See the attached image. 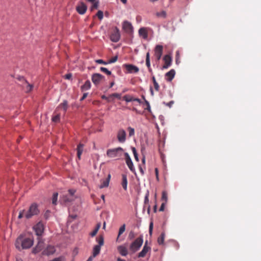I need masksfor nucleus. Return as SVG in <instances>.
Masks as SVG:
<instances>
[{
    "label": "nucleus",
    "instance_id": "obj_17",
    "mask_svg": "<svg viewBox=\"0 0 261 261\" xmlns=\"http://www.w3.org/2000/svg\"><path fill=\"white\" fill-rule=\"evenodd\" d=\"M122 98L126 102L137 101L139 103H141V99L138 98H135L130 95H125Z\"/></svg>",
    "mask_w": 261,
    "mask_h": 261
},
{
    "label": "nucleus",
    "instance_id": "obj_30",
    "mask_svg": "<svg viewBox=\"0 0 261 261\" xmlns=\"http://www.w3.org/2000/svg\"><path fill=\"white\" fill-rule=\"evenodd\" d=\"M100 248L101 247L100 246L95 245L94 247L93 250V257H95L96 255H97L100 251Z\"/></svg>",
    "mask_w": 261,
    "mask_h": 261
},
{
    "label": "nucleus",
    "instance_id": "obj_20",
    "mask_svg": "<svg viewBox=\"0 0 261 261\" xmlns=\"http://www.w3.org/2000/svg\"><path fill=\"white\" fill-rule=\"evenodd\" d=\"M56 250L55 247L51 245H48L46 248L43 250L42 254L43 255H49L55 253Z\"/></svg>",
    "mask_w": 261,
    "mask_h": 261
},
{
    "label": "nucleus",
    "instance_id": "obj_54",
    "mask_svg": "<svg viewBox=\"0 0 261 261\" xmlns=\"http://www.w3.org/2000/svg\"><path fill=\"white\" fill-rule=\"evenodd\" d=\"M72 77V74L71 73H68L65 75V78L67 80H70Z\"/></svg>",
    "mask_w": 261,
    "mask_h": 261
},
{
    "label": "nucleus",
    "instance_id": "obj_27",
    "mask_svg": "<svg viewBox=\"0 0 261 261\" xmlns=\"http://www.w3.org/2000/svg\"><path fill=\"white\" fill-rule=\"evenodd\" d=\"M91 88V83L90 81L87 80L85 82L84 85L81 87L82 91H86L90 89Z\"/></svg>",
    "mask_w": 261,
    "mask_h": 261
},
{
    "label": "nucleus",
    "instance_id": "obj_53",
    "mask_svg": "<svg viewBox=\"0 0 261 261\" xmlns=\"http://www.w3.org/2000/svg\"><path fill=\"white\" fill-rule=\"evenodd\" d=\"M152 228H153V223H152V222H151L149 225V231L150 234H151V233H152Z\"/></svg>",
    "mask_w": 261,
    "mask_h": 261
},
{
    "label": "nucleus",
    "instance_id": "obj_6",
    "mask_svg": "<svg viewBox=\"0 0 261 261\" xmlns=\"http://www.w3.org/2000/svg\"><path fill=\"white\" fill-rule=\"evenodd\" d=\"M120 38V34L119 29L115 27L111 34L110 39L113 42H117Z\"/></svg>",
    "mask_w": 261,
    "mask_h": 261
},
{
    "label": "nucleus",
    "instance_id": "obj_63",
    "mask_svg": "<svg viewBox=\"0 0 261 261\" xmlns=\"http://www.w3.org/2000/svg\"><path fill=\"white\" fill-rule=\"evenodd\" d=\"M120 1L124 4H126L127 0H120Z\"/></svg>",
    "mask_w": 261,
    "mask_h": 261
},
{
    "label": "nucleus",
    "instance_id": "obj_13",
    "mask_svg": "<svg viewBox=\"0 0 261 261\" xmlns=\"http://www.w3.org/2000/svg\"><path fill=\"white\" fill-rule=\"evenodd\" d=\"M126 132L123 129H120L117 133V139L120 143H124L126 140Z\"/></svg>",
    "mask_w": 261,
    "mask_h": 261
},
{
    "label": "nucleus",
    "instance_id": "obj_28",
    "mask_svg": "<svg viewBox=\"0 0 261 261\" xmlns=\"http://www.w3.org/2000/svg\"><path fill=\"white\" fill-rule=\"evenodd\" d=\"M58 108L62 109L65 112L68 108V102L67 100H65L63 102L59 105L58 107Z\"/></svg>",
    "mask_w": 261,
    "mask_h": 261
},
{
    "label": "nucleus",
    "instance_id": "obj_64",
    "mask_svg": "<svg viewBox=\"0 0 261 261\" xmlns=\"http://www.w3.org/2000/svg\"><path fill=\"white\" fill-rule=\"evenodd\" d=\"M117 261H125V260L124 259H121L120 258H118Z\"/></svg>",
    "mask_w": 261,
    "mask_h": 261
},
{
    "label": "nucleus",
    "instance_id": "obj_10",
    "mask_svg": "<svg viewBox=\"0 0 261 261\" xmlns=\"http://www.w3.org/2000/svg\"><path fill=\"white\" fill-rule=\"evenodd\" d=\"M163 51V47L162 45H157L154 48V56L157 61L161 59Z\"/></svg>",
    "mask_w": 261,
    "mask_h": 261
},
{
    "label": "nucleus",
    "instance_id": "obj_23",
    "mask_svg": "<svg viewBox=\"0 0 261 261\" xmlns=\"http://www.w3.org/2000/svg\"><path fill=\"white\" fill-rule=\"evenodd\" d=\"M111 175L109 174L108 177L106 179L101 180V184L99 186V188L102 189L105 187H107L109 186Z\"/></svg>",
    "mask_w": 261,
    "mask_h": 261
},
{
    "label": "nucleus",
    "instance_id": "obj_8",
    "mask_svg": "<svg viewBox=\"0 0 261 261\" xmlns=\"http://www.w3.org/2000/svg\"><path fill=\"white\" fill-rule=\"evenodd\" d=\"M124 155L125 157L126 164L127 165L128 168L133 173L136 174V170H135V167L134 166L133 163L129 154L126 152L124 153Z\"/></svg>",
    "mask_w": 261,
    "mask_h": 261
},
{
    "label": "nucleus",
    "instance_id": "obj_29",
    "mask_svg": "<svg viewBox=\"0 0 261 261\" xmlns=\"http://www.w3.org/2000/svg\"><path fill=\"white\" fill-rule=\"evenodd\" d=\"M100 226H101V223L100 222L98 223L97 224L95 229L90 233V235L92 237L95 236L96 234H97L98 230L99 229Z\"/></svg>",
    "mask_w": 261,
    "mask_h": 261
},
{
    "label": "nucleus",
    "instance_id": "obj_42",
    "mask_svg": "<svg viewBox=\"0 0 261 261\" xmlns=\"http://www.w3.org/2000/svg\"><path fill=\"white\" fill-rule=\"evenodd\" d=\"M121 94H119V93H113V94L110 95V97H111V98L115 97L119 99H120L121 98Z\"/></svg>",
    "mask_w": 261,
    "mask_h": 261
},
{
    "label": "nucleus",
    "instance_id": "obj_49",
    "mask_svg": "<svg viewBox=\"0 0 261 261\" xmlns=\"http://www.w3.org/2000/svg\"><path fill=\"white\" fill-rule=\"evenodd\" d=\"M148 197H149V191H147L146 194V195L145 197V200H144V202L145 204L148 203V202H149Z\"/></svg>",
    "mask_w": 261,
    "mask_h": 261
},
{
    "label": "nucleus",
    "instance_id": "obj_43",
    "mask_svg": "<svg viewBox=\"0 0 261 261\" xmlns=\"http://www.w3.org/2000/svg\"><path fill=\"white\" fill-rule=\"evenodd\" d=\"M96 16L100 20H101L103 17L102 11L99 10L96 14Z\"/></svg>",
    "mask_w": 261,
    "mask_h": 261
},
{
    "label": "nucleus",
    "instance_id": "obj_26",
    "mask_svg": "<svg viewBox=\"0 0 261 261\" xmlns=\"http://www.w3.org/2000/svg\"><path fill=\"white\" fill-rule=\"evenodd\" d=\"M122 186L124 190H127V179L126 175L123 174L122 175Z\"/></svg>",
    "mask_w": 261,
    "mask_h": 261
},
{
    "label": "nucleus",
    "instance_id": "obj_21",
    "mask_svg": "<svg viewBox=\"0 0 261 261\" xmlns=\"http://www.w3.org/2000/svg\"><path fill=\"white\" fill-rule=\"evenodd\" d=\"M175 74V71L174 69H171L165 74V79L166 81L170 82L174 78Z\"/></svg>",
    "mask_w": 261,
    "mask_h": 261
},
{
    "label": "nucleus",
    "instance_id": "obj_11",
    "mask_svg": "<svg viewBox=\"0 0 261 261\" xmlns=\"http://www.w3.org/2000/svg\"><path fill=\"white\" fill-rule=\"evenodd\" d=\"M22 82V86L26 92H30L32 91L33 85L29 84L23 77L20 79Z\"/></svg>",
    "mask_w": 261,
    "mask_h": 261
},
{
    "label": "nucleus",
    "instance_id": "obj_16",
    "mask_svg": "<svg viewBox=\"0 0 261 261\" xmlns=\"http://www.w3.org/2000/svg\"><path fill=\"white\" fill-rule=\"evenodd\" d=\"M163 60L165 64L163 66V69L168 68L171 64L172 59L170 55H166L164 57Z\"/></svg>",
    "mask_w": 261,
    "mask_h": 261
},
{
    "label": "nucleus",
    "instance_id": "obj_40",
    "mask_svg": "<svg viewBox=\"0 0 261 261\" xmlns=\"http://www.w3.org/2000/svg\"><path fill=\"white\" fill-rule=\"evenodd\" d=\"M60 116L59 114H57L52 118V120L54 122H58L60 121Z\"/></svg>",
    "mask_w": 261,
    "mask_h": 261
},
{
    "label": "nucleus",
    "instance_id": "obj_52",
    "mask_svg": "<svg viewBox=\"0 0 261 261\" xmlns=\"http://www.w3.org/2000/svg\"><path fill=\"white\" fill-rule=\"evenodd\" d=\"M164 103L165 104L166 106H168L169 108H171L172 107V105L174 103V101L172 100V101H170L169 102H168V103L164 102Z\"/></svg>",
    "mask_w": 261,
    "mask_h": 261
},
{
    "label": "nucleus",
    "instance_id": "obj_31",
    "mask_svg": "<svg viewBox=\"0 0 261 261\" xmlns=\"http://www.w3.org/2000/svg\"><path fill=\"white\" fill-rule=\"evenodd\" d=\"M165 234L164 232H162L160 236L158 238V243L159 245L164 244Z\"/></svg>",
    "mask_w": 261,
    "mask_h": 261
},
{
    "label": "nucleus",
    "instance_id": "obj_22",
    "mask_svg": "<svg viewBox=\"0 0 261 261\" xmlns=\"http://www.w3.org/2000/svg\"><path fill=\"white\" fill-rule=\"evenodd\" d=\"M151 248L150 247H146V246H143V249L142 251L139 253L138 255V257H144L147 253L150 251Z\"/></svg>",
    "mask_w": 261,
    "mask_h": 261
},
{
    "label": "nucleus",
    "instance_id": "obj_41",
    "mask_svg": "<svg viewBox=\"0 0 261 261\" xmlns=\"http://www.w3.org/2000/svg\"><path fill=\"white\" fill-rule=\"evenodd\" d=\"M127 129L128 130V133H129V136L132 137V136H134L135 134L134 129L131 127H128Z\"/></svg>",
    "mask_w": 261,
    "mask_h": 261
},
{
    "label": "nucleus",
    "instance_id": "obj_35",
    "mask_svg": "<svg viewBox=\"0 0 261 261\" xmlns=\"http://www.w3.org/2000/svg\"><path fill=\"white\" fill-rule=\"evenodd\" d=\"M125 230V225L123 224L119 228L118 235L117 237V240L118 239V238L120 236V235L122 234L124 232Z\"/></svg>",
    "mask_w": 261,
    "mask_h": 261
},
{
    "label": "nucleus",
    "instance_id": "obj_7",
    "mask_svg": "<svg viewBox=\"0 0 261 261\" xmlns=\"http://www.w3.org/2000/svg\"><path fill=\"white\" fill-rule=\"evenodd\" d=\"M123 67L126 69V73H137L139 71V69L138 67L132 64H125L123 65Z\"/></svg>",
    "mask_w": 261,
    "mask_h": 261
},
{
    "label": "nucleus",
    "instance_id": "obj_45",
    "mask_svg": "<svg viewBox=\"0 0 261 261\" xmlns=\"http://www.w3.org/2000/svg\"><path fill=\"white\" fill-rule=\"evenodd\" d=\"M98 7V2L97 1L96 2H94L93 4H92V6H91V11L93 10L94 9H97Z\"/></svg>",
    "mask_w": 261,
    "mask_h": 261
},
{
    "label": "nucleus",
    "instance_id": "obj_19",
    "mask_svg": "<svg viewBox=\"0 0 261 261\" xmlns=\"http://www.w3.org/2000/svg\"><path fill=\"white\" fill-rule=\"evenodd\" d=\"M119 253L122 255L125 256L128 254V251L125 245H120L117 247Z\"/></svg>",
    "mask_w": 261,
    "mask_h": 261
},
{
    "label": "nucleus",
    "instance_id": "obj_60",
    "mask_svg": "<svg viewBox=\"0 0 261 261\" xmlns=\"http://www.w3.org/2000/svg\"><path fill=\"white\" fill-rule=\"evenodd\" d=\"M152 81L153 83H154V82H157L154 76H152Z\"/></svg>",
    "mask_w": 261,
    "mask_h": 261
},
{
    "label": "nucleus",
    "instance_id": "obj_2",
    "mask_svg": "<svg viewBox=\"0 0 261 261\" xmlns=\"http://www.w3.org/2000/svg\"><path fill=\"white\" fill-rule=\"evenodd\" d=\"M75 190L69 189L66 193H64L60 197V202L65 205L70 204L76 198L74 195Z\"/></svg>",
    "mask_w": 261,
    "mask_h": 261
},
{
    "label": "nucleus",
    "instance_id": "obj_38",
    "mask_svg": "<svg viewBox=\"0 0 261 261\" xmlns=\"http://www.w3.org/2000/svg\"><path fill=\"white\" fill-rule=\"evenodd\" d=\"M100 70L101 71L105 73L106 74H107L108 75H110L111 74V72L105 67H101L100 68Z\"/></svg>",
    "mask_w": 261,
    "mask_h": 261
},
{
    "label": "nucleus",
    "instance_id": "obj_25",
    "mask_svg": "<svg viewBox=\"0 0 261 261\" xmlns=\"http://www.w3.org/2000/svg\"><path fill=\"white\" fill-rule=\"evenodd\" d=\"M84 148V145L83 144H79L77 147L76 150H77V156L78 159L80 160H81V156L83 153Z\"/></svg>",
    "mask_w": 261,
    "mask_h": 261
},
{
    "label": "nucleus",
    "instance_id": "obj_47",
    "mask_svg": "<svg viewBox=\"0 0 261 261\" xmlns=\"http://www.w3.org/2000/svg\"><path fill=\"white\" fill-rule=\"evenodd\" d=\"M25 211L23 210L22 211H20L19 212V215H18V218L21 219L23 217H25Z\"/></svg>",
    "mask_w": 261,
    "mask_h": 261
},
{
    "label": "nucleus",
    "instance_id": "obj_4",
    "mask_svg": "<svg viewBox=\"0 0 261 261\" xmlns=\"http://www.w3.org/2000/svg\"><path fill=\"white\" fill-rule=\"evenodd\" d=\"M123 152L122 148L119 147L115 148L109 149L107 151V155L110 158H119Z\"/></svg>",
    "mask_w": 261,
    "mask_h": 261
},
{
    "label": "nucleus",
    "instance_id": "obj_18",
    "mask_svg": "<svg viewBox=\"0 0 261 261\" xmlns=\"http://www.w3.org/2000/svg\"><path fill=\"white\" fill-rule=\"evenodd\" d=\"M34 228L35 232L38 236H40L43 232V225L41 223H38L34 227Z\"/></svg>",
    "mask_w": 261,
    "mask_h": 261
},
{
    "label": "nucleus",
    "instance_id": "obj_56",
    "mask_svg": "<svg viewBox=\"0 0 261 261\" xmlns=\"http://www.w3.org/2000/svg\"><path fill=\"white\" fill-rule=\"evenodd\" d=\"M155 172L156 178L157 180H159V171H158V168H156L155 169Z\"/></svg>",
    "mask_w": 261,
    "mask_h": 261
},
{
    "label": "nucleus",
    "instance_id": "obj_24",
    "mask_svg": "<svg viewBox=\"0 0 261 261\" xmlns=\"http://www.w3.org/2000/svg\"><path fill=\"white\" fill-rule=\"evenodd\" d=\"M139 34L144 39H147L148 37V32L146 28H141L139 30Z\"/></svg>",
    "mask_w": 261,
    "mask_h": 261
},
{
    "label": "nucleus",
    "instance_id": "obj_46",
    "mask_svg": "<svg viewBox=\"0 0 261 261\" xmlns=\"http://www.w3.org/2000/svg\"><path fill=\"white\" fill-rule=\"evenodd\" d=\"M95 62L98 63V64H104V65H107L108 64V62H106L105 61H104L103 60H101V59H98V60H95Z\"/></svg>",
    "mask_w": 261,
    "mask_h": 261
},
{
    "label": "nucleus",
    "instance_id": "obj_50",
    "mask_svg": "<svg viewBox=\"0 0 261 261\" xmlns=\"http://www.w3.org/2000/svg\"><path fill=\"white\" fill-rule=\"evenodd\" d=\"M153 84L154 88L156 91H159L160 89V86L158 82H154Z\"/></svg>",
    "mask_w": 261,
    "mask_h": 261
},
{
    "label": "nucleus",
    "instance_id": "obj_61",
    "mask_svg": "<svg viewBox=\"0 0 261 261\" xmlns=\"http://www.w3.org/2000/svg\"><path fill=\"white\" fill-rule=\"evenodd\" d=\"M115 84L114 82H112L110 84V88H112Z\"/></svg>",
    "mask_w": 261,
    "mask_h": 261
},
{
    "label": "nucleus",
    "instance_id": "obj_33",
    "mask_svg": "<svg viewBox=\"0 0 261 261\" xmlns=\"http://www.w3.org/2000/svg\"><path fill=\"white\" fill-rule=\"evenodd\" d=\"M58 193L55 192L53 194V198H52V203L53 204L56 205L57 199H58Z\"/></svg>",
    "mask_w": 261,
    "mask_h": 261
},
{
    "label": "nucleus",
    "instance_id": "obj_48",
    "mask_svg": "<svg viewBox=\"0 0 261 261\" xmlns=\"http://www.w3.org/2000/svg\"><path fill=\"white\" fill-rule=\"evenodd\" d=\"M101 97L102 99L107 100L108 102H110L111 101V97H110V95L108 97H107L105 95H102L101 96Z\"/></svg>",
    "mask_w": 261,
    "mask_h": 261
},
{
    "label": "nucleus",
    "instance_id": "obj_34",
    "mask_svg": "<svg viewBox=\"0 0 261 261\" xmlns=\"http://www.w3.org/2000/svg\"><path fill=\"white\" fill-rule=\"evenodd\" d=\"M97 242L98 243V245H97L98 246H100L101 247L104 244V239H103V237L102 236H99L97 239Z\"/></svg>",
    "mask_w": 261,
    "mask_h": 261
},
{
    "label": "nucleus",
    "instance_id": "obj_36",
    "mask_svg": "<svg viewBox=\"0 0 261 261\" xmlns=\"http://www.w3.org/2000/svg\"><path fill=\"white\" fill-rule=\"evenodd\" d=\"M146 66H147L148 68L150 67V55H149V53L148 52L146 54Z\"/></svg>",
    "mask_w": 261,
    "mask_h": 261
},
{
    "label": "nucleus",
    "instance_id": "obj_62",
    "mask_svg": "<svg viewBox=\"0 0 261 261\" xmlns=\"http://www.w3.org/2000/svg\"><path fill=\"white\" fill-rule=\"evenodd\" d=\"M150 93H151V95L153 96L154 93H153V90L151 87H150Z\"/></svg>",
    "mask_w": 261,
    "mask_h": 261
},
{
    "label": "nucleus",
    "instance_id": "obj_44",
    "mask_svg": "<svg viewBox=\"0 0 261 261\" xmlns=\"http://www.w3.org/2000/svg\"><path fill=\"white\" fill-rule=\"evenodd\" d=\"M117 59H118V57L115 56V57H113L112 58H111V59H110L108 61V63L111 64V63H115V62L117 61Z\"/></svg>",
    "mask_w": 261,
    "mask_h": 261
},
{
    "label": "nucleus",
    "instance_id": "obj_57",
    "mask_svg": "<svg viewBox=\"0 0 261 261\" xmlns=\"http://www.w3.org/2000/svg\"><path fill=\"white\" fill-rule=\"evenodd\" d=\"M87 95H88V93H84L83 94V96L81 97V100L82 101L84 99H85L87 97Z\"/></svg>",
    "mask_w": 261,
    "mask_h": 261
},
{
    "label": "nucleus",
    "instance_id": "obj_37",
    "mask_svg": "<svg viewBox=\"0 0 261 261\" xmlns=\"http://www.w3.org/2000/svg\"><path fill=\"white\" fill-rule=\"evenodd\" d=\"M132 151H133V153L134 154V157H135V159L136 161L138 162L139 161V158H138V153L137 152V150H136V148L134 147H132Z\"/></svg>",
    "mask_w": 261,
    "mask_h": 261
},
{
    "label": "nucleus",
    "instance_id": "obj_39",
    "mask_svg": "<svg viewBox=\"0 0 261 261\" xmlns=\"http://www.w3.org/2000/svg\"><path fill=\"white\" fill-rule=\"evenodd\" d=\"M162 200L164 201V203H166L168 200L167 194L165 191L162 192Z\"/></svg>",
    "mask_w": 261,
    "mask_h": 261
},
{
    "label": "nucleus",
    "instance_id": "obj_5",
    "mask_svg": "<svg viewBox=\"0 0 261 261\" xmlns=\"http://www.w3.org/2000/svg\"><path fill=\"white\" fill-rule=\"evenodd\" d=\"M39 213L37 205L36 203H33L30 206L29 210L25 211V217L27 219H30L33 216L38 215Z\"/></svg>",
    "mask_w": 261,
    "mask_h": 261
},
{
    "label": "nucleus",
    "instance_id": "obj_55",
    "mask_svg": "<svg viewBox=\"0 0 261 261\" xmlns=\"http://www.w3.org/2000/svg\"><path fill=\"white\" fill-rule=\"evenodd\" d=\"M166 203H162L160 208V211H163L164 210V207Z\"/></svg>",
    "mask_w": 261,
    "mask_h": 261
},
{
    "label": "nucleus",
    "instance_id": "obj_3",
    "mask_svg": "<svg viewBox=\"0 0 261 261\" xmlns=\"http://www.w3.org/2000/svg\"><path fill=\"white\" fill-rule=\"evenodd\" d=\"M143 243V236L141 235L136 239L130 245L129 250L130 253H134L139 250Z\"/></svg>",
    "mask_w": 261,
    "mask_h": 261
},
{
    "label": "nucleus",
    "instance_id": "obj_12",
    "mask_svg": "<svg viewBox=\"0 0 261 261\" xmlns=\"http://www.w3.org/2000/svg\"><path fill=\"white\" fill-rule=\"evenodd\" d=\"M76 10L80 14L83 15L86 13L87 10V7L85 3L83 2H80L77 5Z\"/></svg>",
    "mask_w": 261,
    "mask_h": 261
},
{
    "label": "nucleus",
    "instance_id": "obj_15",
    "mask_svg": "<svg viewBox=\"0 0 261 261\" xmlns=\"http://www.w3.org/2000/svg\"><path fill=\"white\" fill-rule=\"evenodd\" d=\"M123 29L127 33H130L133 31V26L130 22L128 21H124L122 24Z\"/></svg>",
    "mask_w": 261,
    "mask_h": 261
},
{
    "label": "nucleus",
    "instance_id": "obj_9",
    "mask_svg": "<svg viewBox=\"0 0 261 261\" xmlns=\"http://www.w3.org/2000/svg\"><path fill=\"white\" fill-rule=\"evenodd\" d=\"M104 78L105 76L100 73H94L92 75L91 80L95 85H97Z\"/></svg>",
    "mask_w": 261,
    "mask_h": 261
},
{
    "label": "nucleus",
    "instance_id": "obj_51",
    "mask_svg": "<svg viewBox=\"0 0 261 261\" xmlns=\"http://www.w3.org/2000/svg\"><path fill=\"white\" fill-rule=\"evenodd\" d=\"M145 102L147 106V108H146V109L147 110H148L149 112H150V106L149 102L147 100L145 99Z\"/></svg>",
    "mask_w": 261,
    "mask_h": 261
},
{
    "label": "nucleus",
    "instance_id": "obj_14",
    "mask_svg": "<svg viewBox=\"0 0 261 261\" xmlns=\"http://www.w3.org/2000/svg\"><path fill=\"white\" fill-rule=\"evenodd\" d=\"M44 242L40 238L38 239V244L33 250V253L36 254L40 251L43 248Z\"/></svg>",
    "mask_w": 261,
    "mask_h": 261
},
{
    "label": "nucleus",
    "instance_id": "obj_1",
    "mask_svg": "<svg viewBox=\"0 0 261 261\" xmlns=\"http://www.w3.org/2000/svg\"><path fill=\"white\" fill-rule=\"evenodd\" d=\"M33 244V240L32 238L24 237L22 235L17 239L15 242V246L19 250L30 248Z\"/></svg>",
    "mask_w": 261,
    "mask_h": 261
},
{
    "label": "nucleus",
    "instance_id": "obj_32",
    "mask_svg": "<svg viewBox=\"0 0 261 261\" xmlns=\"http://www.w3.org/2000/svg\"><path fill=\"white\" fill-rule=\"evenodd\" d=\"M156 16L158 17L165 18L166 17V12L165 11L156 12Z\"/></svg>",
    "mask_w": 261,
    "mask_h": 261
},
{
    "label": "nucleus",
    "instance_id": "obj_59",
    "mask_svg": "<svg viewBox=\"0 0 261 261\" xmlns=\"http://www.w3.org/2000/svg\"><path fill=\"white\" fill-rule=\"evenodd\" d=\"M139 170L142 175H143L144 174V170H143L142 167L140 166H139Z\"/></svg>",
    "mask_w": 261,
    "mask_h": 261
},
{
    "label": "nucleus",
    "instance_id": "obj_58",
    "mask_svg": "<svg viewBox=\"0 0 261 261\" xmlns=\"http://www.w3.org/2000/svg\"><path fill=\"white\" fill-rule=\"evenodd\" d=\"M128 237L130 239H132L134 238V233L133 232H130L129 234Z\"/></svg>",
    "mask_w": 261,
    "mask_h": 261
}]
</instances>
